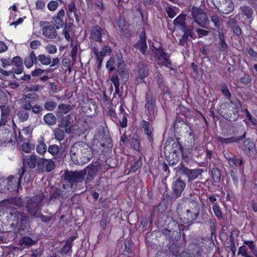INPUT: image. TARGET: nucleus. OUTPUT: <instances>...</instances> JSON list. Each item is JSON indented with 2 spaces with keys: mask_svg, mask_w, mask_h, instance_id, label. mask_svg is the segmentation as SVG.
<instances>
[{
  "mask_svg": "<svg viewBox=\"0 0 257 257\" xmlns=\"http://www.w3.org/2000/svg\"><path fill=\"white\" fill-rule=\"evenodd\" d=\"M185 204L188 205L189 208L183 213V221L186 223H193L198 218L203 207L197 199L183 197L177 204V211L179 213H181Z\"/></svg>",
  "mask_w": 257,
  "mask_h": 257,
  "instance_id": "obj_1",
  "label": "nucleus"
},
{
  "mask_svg": "<svg viewBox=\"0 0 257 257\" xmlns=\"http://www.w3.org/2000/svg\"><path fill=\"white\" fill-rule=\"evenodd\" d=\"M70 156L73 162L76 165H84L92 159V151L89 146L82 141L75 143L70 149Z\"/></svg>",
  "mask_w": 257,
  "mask_h": 257,
  "instance_id": "obj_2",
  "label": "nucleus"
},
{
  "mask_svg": "<svg viewBox=\"0 0 257 257\" xmlns=\"http://www.w3.org/2000/svg\"><path fill=\"white\" fill-rule=\"evenodd\" d=\"M63 176L65 183L63 185V188L65 189L71 188L73 191L76 188L77 184L82 182L85 179V173L81 170L66 171Z\"/></svg>",
  "mask_w": 257,
  "mask_h": 257,
  "instance_id": "obj_3",
  "label": "nucleus"
},
{
  "mask_svg": "<svg viewBox=\"0 0 257 257\" xmlns=\"http://www.w3.org/2000/svg\"><path fill=\"white\" fill-rule=\"evenodd\" d=\"M45 196L42 193L29 198L26 203L27 212L31 216L38 217L39 212L44 204Z\"/></svg>",
  "mask_w": 257,
  "mask_h": 257,
  "instance_id": "obj_4",
  "label": "nucleus"
},
{
  "mask_svg": "<svg viewBox=\"0 0 257 257\" xmlns=\"http://www.w3.org/2000/svg\"><path fill=\"white\" fill-rule=\"evenodd\" d=\"M145 99V108L147 119L152 121L156 118L158 109L156 97L150 89L146 92Z\"/></svg>",
  "mask_w": 257,
  "mask_h": 257,
  "instance_id": "obj_5",
  "label": "nucleus"
},
{
  "mask_svg": "<svg viewBox=\"0 0 257 257\" xmlns=\"http://www.w3.org/2000/svg\"><path fill=\"white\" fill-rule=\"evenodd\" d=\"M116 59L114 57H110L106 64V67L108 69V72H111L116 70L114 65L116 63L117 72L122 77L124 81L127 80L128 75L125 72V64L121 54H118L116 56Z\"/></svg>",
  "mask_w": 257,
  "mask_h": 257,
  "instance_id": "obj_6",
  "label": "nucleus"
},
{
  "mask_svg": "<svg viewBox=\"0 0 257 257\" xmlns=\"http://www.w3.org/2000/svg\"><path fill=\"white\" fill-rule=\"evenodd\" d=\"M177 169L180 175L187 178L188 183H191L198 178L203 172V169L201 168L194 169L189 168L183 162L178 166Z\"/></svg>",
  "mask_w": 257,
  "mask_h": 257,
  "instance_id": "obj_7",
  "label": "nucleus"
},
{
  "mask_svg": "<svg viewBox=\"0 0 257 257\" xmlns=\"http://www.w3.org/2000/svg\"><path fill=\"white\" fill-rule=\"evenodd\" d=\"M191 14L195 23L202 28H206L208 17L206 13L202 9L193 7Z\"/></svg>",
  "mask_w": 257,
  "mask_h": 257,
  "instance_id": "obj_8",
  "label": "nucleus"
},
{
  "mask_svg": "<svg viewBox=\"0 0 257 257\" xmlns=\"http://www.w3.org/2000/svg\"><path fill=\"white\" fill-rule=\"evenodd\" d=\"M186 185L185 182L180 177L174 181L170 199L175 200L180 197L186 187Z\"/></svg>",
  "mask_w": 257,
  "mask_h": 257,
  "instance_id": "obj_9",
  "label": "nucleus"
},
{
  "mask_svg": "<svg viewBox=\"0 0 257 257\" xmlns=\"http://www.w3.org/2000/svg\"><path fill=\"white\" fill-rule=\"evenodd\" d=\"M2 206H4L6 209H16L15 206L19 208L24 207L25 202L21 197H12L3 200L2 202Z\"/></svg>",
  "mask_w": 257,
  "mask_h": 257,
  "instance_id": "obj_10",
  "label": "nucleus"
},
{
  "mask_svg": "<svg viewBox=\"0 0 257 257\" xmlns=\"http://www.w3.org/2000/svg\"><path fill=\"white\" fill-rule=\"evenodd\" d=\"M7 213L11 216L12 220L16 221V224L12 223L11 224V228H16L17 224L22 219L27 217L28 215L23 211H19L17 209H6Z\"/></svg>",
  "mask_w": 257,
  "mask_h": 257,
  "instance_id": "obj_11",
  "label": "nucleus"
},
{
  "mask_svg": "<svg viewBox=\"0 0 257 257\" xmlns=\"http://www.w3.org/2000/svg\"><path fill=\"white\" fill-rule=\"evenodd\" d=\"M138 75L136 78L137 83L144 82V79L149 75L148 66L143 62H139L137 65Z\"/></svg>",
  "mask_w": 257,
  "mask_h": 257,
  "instance_id": "obj_12",
  "label": "nucleus"
},
{
  "mask_svg": "<svg viewBox=\"0 0 257 257\" xmlns=\"http://www.w3.org/2000/svg\"><path fill=\"white\" fill-rule=\"evenodd\" d=\"M134 47L139 50L144 55H146L148 46L146 42V33L144 31L141 33L140 39L134 45Z\"/></svg>",
  "mask_w": 257,
  "mask_h": 257,
  "instance_id": "obj_13",
  "label": "nucleus"
},
{
  "mask_svg": "<svg viewBox=\"0 0 257 257\" xmlns=\"http://www.w3.org/2000/svg\"><path fill=\"white\" fill-rule=\"evenodd\" d=\"M81 171L85 173V176L87 175L85 184H87L91 182L96 175L97 168L95 165H91L88 166L85 169Z\"/></svg>",
  "mask_w": 257,
  "mask_h": 257,
  "instance_id": "obj_14",
  "label": "nucleus"
},
{
  "mask_svg": "<svg viewBox=\"0 0 257 257\" xmlns=\"http://www.w3.org/2000/svg\"><path fill=\"white\" fill-rule=\"evenodd\" d=\"M29 221V217L28 216L27 217L24 218L19 222V227L18 228V231H15V232H13L14 238H15L18 236V233L22 235L25 231L28 230L30 227V224Z\"/></svg>",
  "mask_w": 257,
  "mask_h": 257,
  "instance_id": "obj_15",
  "label": "nucleus"
},
{
  "mask_svg": "<svg viewBox=\"0 0 257 257\" xmlns=\"http://www.w3.org/2000/svg\"><path fill=\"white\" fill-rule=\"evenodd\" d=\"M102 29L100 27L94 26L91 30L90 39L94 42L100 43L102 41Z\"/></svg>",
  "mask_w": 257,
  "mask_h": 257,
  "instance_id": "obj_16",
  "label": "nucleus"
},
{
  "mask_svg": "<svg viewBox=\"0 0 257 257\" xmlns=\"http://www.w3.org/2000/svg\"><path fill=\"white\" fill-rule=\"evenodd\" d=\"M64 16L65 11L64 10L61 9L59 11L57 15L53 18V24L55 26L56 29H58L60 28H62L64 26L66 28L67 23L64 20Z\"/></svg>",
  "mask_w": 257,
  "mask_h": 257,
  "instance_id": "obj_17",
  "label": "nucleus"
},
{
  "mask_svg": "<svg viewBox=\"0 0 257 257\" xmlns=\"http://www.w3.org/2000/svg\"><path fill=\"white\" fill-rule=\"evenodd\" d=\"M76 236H72L68 238L64 245L61 248L59 253L64 255L68 253L70 254L72 251V247L73 246V241L76 239Z\"/></svg>",
  "mask_w": 257,
  "mask_h": 257,
  "instance_id": "obj_18",
  "label": "nucleus"
},
{
  "mask_svg": "<svg viewBox=\"0 0 257 257\" xmlns=\"http://www.w3.org/2000/svg\"><path fill=\"white\" fill-rule=\"evenodd\" d=\"M242 150L246 155L249 157H251L254 154V152L255 150L254 143L252 141L246 139L243 142Z\"/></svg>",
  "mask_w": 257,
  "mask_h": 257,
  "instance_id": "obj_19",
  "label": "nucleus"
},
{
  "mask_svg": "<svg viewBox=\"0 0 257 257\" xmlns=\"http://www.w3.org/2000/svg\"><path fill=\"white\" fill-rule=\"evenodd\" d=\"M246 137V132L240 137H231L228 138H224L221 136H217L216 138L217 141L222 143V145H227L235 142H238L239 141L244 139Z\"/></svg>",
  "mask_w": 257,
  "mask_h": 257,
  "instance_id": "obj_20",
  "label": "nucleus"
},
{
  "mask_svg": "<svg viewBox=\"0 0 257 257\" xmlns=\"http://www.w3.org/2000/svg\"><path fill=\"white\" fill-rule=\"evenodd\" d=\"M12 65L16 67L13 70L15 73L20 74L23 72L24 70L23 60L21 57L19 56L14 57L12 59Z\"/></svg>",
  "mask_w": 257,
  "mask_h": 257,
  "instance_id": "obj_21",
  "label": "nucleus"
},
{
  "mask_svg": "<svg viewBox=\"0 0 257 257\" xmlns=\"http://www.w3.org/2000/svg\"><path fill=\"white\" fill-rule=\"evenodd\" d=\"M117 26L119 28L120 34L126 38H129L130 34L125 29V20L122 17H119L116 22Z\"/></svg>",
  "mask_w": 257,
  "mask_h": 257,
  "instance_id": "obj_22",
  "label": "nucleus"
},
{
  "mask_svg": "<svg viewBox=\"0 0 257 257\" xmlns=\"http://www.w3.org/2000/svg\"><path fill=\"white\" fill-rule=\"evenodd\" d=\"M234 9V5L231 0H225L217 9L221 13L228 14L231 12Z\"/></svg>",
  "mask_w": 257,
  "mask_h": 257,
  "instance_id": "obj_23",
  "label": "nucleus"
},
{
  "mask_svg": "<svg viewBox=\"0 0 257 257\" xmlns=\"http://www.w3.org/2000/svg\"><path fill=\"white\" fill-rule=\"evenodd\" d=\"M37 157L35 155L27 156L23 159V164L24 167L28 166L31 169H34L36 167Z\"/></svg>",
  "mask_w": 257,
  "mask_h": 257,
  "instance_id": "obj_24",
  "label": "nucleus"
},
{
  "mask_svg": "<svg viewBox=\"0 0 257 257\" xmlns=\"http://www.w3.org/2000/svg\"><path fill=\"white\" fill-rule=\"evenodd\" d=\"M231 111H233V110L224 108H223V109L221 108V109L218 110V112L223 117L229 121H233L237 118L238 115L234 114V115L232 116L231 114Z\"/></svg>",
  "mask_w": 257,
  "mask_h": 257,
  "instance_id": "obj_25",
  "label": "nucleus"
},
{
  "mask_svg": "<svg viewBox=\"0 0 257 257\" xmlns=\"http://www.w3.org/2000/svg\"><path fill=\"white\" fill-rule=\"evenodd\" d=\"M42 32L46 37L50 39H54L57 36L55 27L51 25L44 27L42 29Z\"/></svg>",
  "mask_w": 257,
  "mask_h": 257,
  "instance_id": "obj_26",
  "label": "nucleus"
},
{
  "mask_svg": "<svg viewBox=\"0 0 257 257\" xmlns=\"http://www.w3.org/2000/svg\"><path fill=\"white\" fill-rule=\"evenodd\" d=\"M186 15L184 14L179 15L173 21V24L175 27H177L179 30L183 29L186 25Z\"/></svg>",
  "mask_w": 257,
  "mask_h": 257,
  "instance_id": "obj_27",
  "label": "nucleus"
},
{
  "mask_svg": "<svg viewBox=\"0 0 257 257\" xmlns=\"http://www.w3.org/2000/svg\"><path fill=\"white\" fill-rule=\"evenodd\" d=\"M37 242V240L28 236H25L21 238L19 241V244L23 247H29L35 244Z\"/></svg>",
  "mask_w": 257,
  "mask_h": 257,
  "instance_id": "obj_28",
  "label": "nucleus"
},
{
  "mask_svg": "<svg viewBox=\"0 0 257 257\" xmlns=\"http://www.w3.org/2000/svg\"><path fill=\"white\" fill-rule=\"evenodd\" d=\"M32 99L33 95L32 94H28L25 95V98L24 99L23 104H22L21 109L23 110H26L28 111H30L33 104H32Z\"/></svg>",
  "mask_w": 257,
  "mask_h": 257,
  "instance_id": "obj_29",
  "label": "nucleus"
},
{
  "mask_svg": "<svg viewBox=\"0 0 257 257\" xmlns=\"http://www.w3.org/2000/svg\"><path fill=\"white\" fill-rule=\"evenodd\" d=\"M48 152L55 158L61 157L63 153V150L57 145H50L48 148Z\"/></svg>",
  "mask_w": 257,
  "mask_h": 257,
  "instance_id": "obj_30",
  "label": "nucleus"
},
{
  "mask_svg": "<svg viewBox=\"0 0 257 257\" xmlns=\"http://www.w3.org/2000/svg\"><path fill=\"white\" fill-rule=\"evenodd\" d=\"M219 42L217 48L221 51H225L227 49L228 46L225 40V36L222 31H218Z\"/></svg>",
  "mask_w": 257,
  "mask_h": 257,
  "instance_id": "obj_31",
  "label": "nucleus"
},
{
  "mask_svg": "<svg viewBox=\"0 0 257 257\" xmlns=\"http://www.w3.org/2000/svg\"><path fill=\"white\" fill-rule=\"evenodd\" d=\"M190 123L184 119L176 116L175 121L173 123V126L175 130H177L180 128L188 126L189 129L191 130V127L189 126Z\"/></svg>",
  "mask_w": 257,
  "mask_h": 257,
  "instance_id": "obj_32",
  "label": "nucleus"
},
{
  "mask_svg": "<svg viewBox=\"0 0 257 257\" xmlns=\"http://www.w3.org/2000/svg\"><path fill=\"white\" fill-rule=\"evenodd\" d=\"M24 63L28 68L31 67L34 64L37 63V57L34 51H32L30 55L25 58Z\"/></svg>",
  "mask_w": 257,
  "mask_h": 257,
  "instance_id": "obj_33",
  "label": "nucleus"
},
{
  "mask_svg": "<svg viewBox=\"0 0 257 257\" xmlns=\"http://www.w3.org/2000/svg\"><path fill=\"white\" fill-rule=\"evenodd\" d=\"M62 124L64 125L65 131L66 133L69 134L71 132L73 120L70 114L64 116L62 119Z\"/></svg>",
  "mask_w": 257,
  "mask_h": 257,
  "instance_id": "obj_34",
  "label": "nucleus"
},
{
  "mask_svg": "<svg viewBox=\"0 0 257 257\" xmlns=\"http://www.w3.org/2000/svg\"><path fill=\"white\" fill-rule=\"evenodd\" d=\"M57 215L56 213L50 216H47L43 214H40V215H38V217L40 218L42 222H43L47 225H51L52 224L54 223V222L57 219Z\"/></svg>",
  "mask_w": 257,
  "mask_h": 257,
  "instance_id": "obj_35",
  "label": "nucleus"
},
{
  "mask_svg": "<svg viewBox=\"0 0 257 257\" xmlns=\"http://www.w3.org/2000/svg\"><path fill=\"white\" fill-rule=\"evenodd\" d=\"M161 92L159 95V98H161L165 102L170 101L172 100L171 92L166 86H163L161 89Z\"/></svg>",
  "mask_w": 257,
  "mask_h": 257,
  "instance_id": "obj_36",
  "label": "nucleus"
},
{
  "mask_svg": "<svg viewBox=\"0 0 257 257\" xmlns=\"http://www.w3.org/2000/svg\"><path fill=\"white\" fill-rule=\"evenodd\" d=\"M243 15L246 17V18L249 20V23L252 20V16L253 11L252 9L249 6H244L240 8Z\"/></svg>",
  "mask_w": 257,
  "mask_h": 257,
  "instance_id": "obj_37",
  "label": "nucleus"
},
{
  "mask_svg": "<svg viewBox=\"0 0 257 257\" xmlns=\"http://www.w3.org/2000/svg\"><path fill=\"white\" fill-rule=\"evenodd\" d=\"M183 33V36H185L188 39L190 37L191 38L195 39L196 38V35L193 31V27L192 26H186L184 28L181 29Z\"/></svg>",
  "mask_w": 257,
  "mask_h": 257,
  "instance_id": "obj_38",
  "label": "nucleus"
},
{
  "mask_svg": "<svg viewBox=\"0 0 257 257\" xmlns=\"http://www.w3.org/2000/svg\"><path fill=\"white\" fill-rule=\"evenodd\" d=\"M44 122L48 125H53L57 121L56 116L52 113H48L44 116Z\"/></svg>",
  "mask_w": 257,
  "mask_h": 257,
  "instance_id": "obj_39",
  "label": "nucleus"
},
{
  "mask_svg": "<svg viewBox=\"0 0 257 257\" xmlns=\"http://www.w3.org/2000/svg\"><path fill=\"white\" fill-rule=\"evenodd\" d=\"M66 192L60 189H56L51 197V199H59L60 198H66Z\"/></svg>",
  "mask_w": 257,
  "mask_h": 257,
  "instance_id": "obj_40",
  "label": "nucleus"
},
{
  "mask_svg": "<svg viewBox=\"0 0 257 257\" xmlns=\"http://www.w3.org/2000/svg\"><path fill=\"white\" fill-rule=\"evenodd\" d=\"M110 80L113 83L115 87L114 94H118L119 96L121 95L119 90V80L117 74L114 75L112 76Z\"/></svg>",
  "mask_w": 257,
  "mask_h": 257,
  "instance_id": "obj_41",
  "label": "nucleus"
},
{
  "mask_svg": "<svg viewBox=\"0 0 257 257\" xmlns=\"http://www.w3.org/2000/svg\"><path fill=\"white\" fill-rule=\"evenodd\" d=\"M37 61H39L42 65H48L51 63V59L50 56H46L44 54H40L37 57Z\"/></svg>",
  "mask_w": 257,
  "mask_h": 257,
  "instance_id": "obj_42",
  "label": "nucleus"
},
{
  "mask_svg": "<svg viewBox=\"0 0 257 257\" xmlns=\"http://www.w3.org/2000/svg\"><path fill=\"white\" fill-rule=\"evenodd\" d=\"M47 147L43 141L38 142V144L36 147L37 152L40 155H44L47 151Z\"/></svg>",
  "mask_w": 257,
  "mask_h": 257,
  "instance_id": "obj_43",
  "label": "nucleus"
},
{
  "mask_svg": "<svg viewBox=\"0 0 257 257\" xmlns=\"http://www.w3.org/2000/svg\"><path fill=\"white\" fill-rule=\"evenodd\" d=\"M111 139L110 137L108 135H103L101 140L97 142V145L98 146H101L104 148L106 146V144H111Z\"/></svg>",
  "mask_w": 257,
  "mask_h": 257,
  "instance_id": "obj_44",
  "label": "nucleus"
},
{
  "mask_svg": "<svg viewBox=\"0 0 257 257\" xmlns=\"http://www.w3.org/2000/svg\"><path fill=\"white\" fill-rule=\"evenodd\" d=\"M18 116L20 121L24 122L27 120L29 117V112L26 110L21 109L18 112Z\"/></svg>",
  "mask_w": 257,
  "mask_h": 257,
  "instance_id": "obj_45",
  "label": "nucleus"
},
{
  "mask_svg": "<svg viewBox=\"0 0 257 257\" xmlns=\"http://www.w3.org/2000/svg\"><path fill=\"white\" fill-rule=\"evenodd\" d=\"M182 153V157L183 162L184 163H188L192 160V156L191 154V151L188 150L187 151H185L183 149L181 151Z\"/></svg>",
  "mask_w": 257,
  "mask_h": 257,
  "instance_id": "obj_46",
  "label": "nucleus"
},
{
  "mask_svg": "<svg viewBox=\"0 0 257 257\" xmlns=\"http://www.w3.org/2000/svg\"><path fill=\"white\" fill-rule=\"evenodd\" d=\"M212 177L215 183H218L220 180L221 174L220 170L217 168H213L211 171Z\"/></svg>",
  "mask_w": 257,
  "mask_h": 257,
  "instance_id": "obj_47",
  "label": "nucleus"
},
{
  "mask_svg": "<svg viewBox=\"0 0 257 257\" xmlns=\"http://www.w3.org/2000/svg\"><path fill=\"white\" fill-rule=\"evenodd\" d=\"M55 163L52 160H46L45 170L47 172H51L55 168Z\"/></svg>",
  "mask_w": 257,
  "mask_h": 257,
  "instance_id": "obj_48",
  "label": "nucleus"
},
{
  "mask_svg": "<svg viewBox=\"0 0 257 257\" xmlns=\"http://www.w3.org/2000/svg\"><path fill=\"white\" fill-rule=\"evenodd\" d=\"M54 135L55 138L60 141L64 139L65 134L62 130L60 128H56L54 130Z\"/></svg>",
  "mask_w": 257,
  "mask_h": 257,
  "instance_id": "obj_49",
  "label": "nucleus"
},
{
  "mask_svg": "<svg viewBox=\"0 0 257 257\" xmlns=\"http://www.w3.org/2000/svg\"><path fill=\"white\" fill-rule=\"evenodd\" d=\"M229 162H231L235 166H242L244 165V161L242 159L240 158L239 160L235 156L229 157L227 158Z\"/></svg>",
  "mask_w": 257,
  "mask_h": 257,
  "instance_id": "obj_50",
  "label": "nucleus"
},
{
  "mask_svg": "<svg viewBox=\"0 0 257 257\" xmlns=\"http://www.w3.org/2000/svg\"><path fill=\"white\" fill-rule=\"evenodd\" d=\"M46 159L44 158H38L37 157V160L36 165L37 166V170L41 172H44L45 167V162Z\"/></svg>",
  "mask_w": 257,
  "mask_h": 257,
  "instance_id": "obj_51",
  "label": "nucleus"
},
{
  "mask_svg": "<svg viewBox=\"0 0 257 257\" xmlns=\"http://www.w3.org/2000/svg\"><path fill=\"white\" fill-rule=\"evenodd\" d=\"M9 182L5 179H3L0 180V192L6 193L9 190L8 185Z\"/></svg>",
  "mask_w": 257,
  "mask_h": 257,
  "instance_id": "obj_52",
  "label": "nucleus"
},
{
  "mask_svg": "<svg viewBox=\"0 0 257 257\" xmlns=\"http://www.w3.org/2000/svg\"><path fill=\"white\" fill-rule=\"evenodd\" d=\"M221 91L222 93L223 94V95L226 96L227 99L229 100L230 99L231 95L226 84L222 83L221 84Z\"/></svg>",
  "mask_w": 257,
  "mask_h": 257,
  "instance_id": "obj_53",
  "label": "nucleus"
},
{
  "mask_svg": "<svg viewBox=\"0 0 257 257\" xmlns=\"http://www.w3.org/2000/svg\"><path fill=\"white\" fill-rule=\"evenodd\" d=\"M58 108L61 112L64 113H67L71 111L72 106L70 104L62 103L58 106Z\"/></svg>",
  "mask_w": 257,
  "mask_h": 257,
  "instance_id": "obj_54",
  "label": "nucleus"
},
{
  "mask_svg": "<svg viewBox=\"0 0 257 257\" xmlns=\"http://www.w3.org/2000/svg\"><path fill=\"white\" fill-rule=\"evenodd\" d=\"M209 16L211 18V21L214 24L215 27L217 28H219L221 24V18L216 15H212L211 16L209 14Z\"/></svg>",
  "mask_w": 257,
  "mask_h": 257,
  "instance_id": "obj_55",
  "label": "nucleus"
},
{
  "mask_svg": "<svg viewBox=\"0 0 257 257\" xmlns=\"http://www.w3.org/2000/svg\"><path fill=\"white\" fill-rule=\"evenodd\" d=\"M8 102V99L5 93L0 89V107H5Z\"/></svg>",
  "mask_w": 257,
  "mask_h": 257,
  "instance_id": "obj_56",
  "label": "nucleus"
},
{
  "mask_svg": "<svg viewBox=\"0 0 257 257\" xmlns=\"http://www.w3.org/2000/svg\"><path fill=\"white\" fill-rule=\"evenodd\" d=\"M56 106L57 103L52 101L46 102L44 105V108L48 111H53Z\"/></svg>",
  "mask_w": 257,
  "mask_h": 257,
  "instance_id": "obj_57",
  "label": "nucleus"
},
{
  "mask_svg": "<svg viewBox=\"0 0 257 257\" xmlns=\"http://www.w3.org/2000/svg\"><path fill=\"white\" fill-rule=\"evenodd\" d=\"M177 9L175 7L172 6H169L166 8V12L169 17L170 18H173L177 15L175 9Z\"/></svg>",
  "mask_w": 257,
  "mask_h": 257,
  "instance_id": "obj_58",
  "label": "nucleus"
},
{
  "mask_svg": "<svg viewBox=\"0 0 257 257\" xmlns=\"http://www.w3.org/2000/svg\"><path fill=\"white\" fill-rule=\"evenodd\" d=\"M142 165V160L141 158H139V159L134 162V164L132 166L131 171L132 172H135L138 170Z\"/></svg>",
  "mask_w": 257,
  "mask_h": 257,
  "instance_id": "obj_59",
  "label": "nucleus"
},
{
  "mask_svg": "<svg viewBox=\"0 0 257 257\" xmlns=\"http://www.w3.org/2000/svg\"><path fill=\"white\" fill-rule=\"evenodd\" d=\"M172 146L171 153H173V155H177L176 154L179 150L181 151L183 149L178 142L173 143Z\"/></svg>",
  "mask_w": 257,
  "mask_h": 257,
  "instance_id": "obj_60",
  "label": "nucleus"
},
{
  "mask_svg": "<svg viewBox=\"0 0 257 257\" xmlns=\"http://www.w3.org/2000/svg\"><path fill=\"white\" fill-rule=\"evenodd\" d=\"M190 188L193 190H199L202 188L203 182L201 181H197L193 183L192 182L188 183Z\"/></svg>",
  "mask_w": 257,
  "mask_h": 257,
  "instance_id": "obj_61",
  "label": "nucleus"
},
{
  "mask_svg": "<svg viewBox=\"0 0 257 257\" xmlns=\"http://www.w3.org/2000/svg\"><path fill=\"white\" fill-rule=\"evenodd\" d=\"M213 210L214 214L217 217H222V213L220 207L217 204H215L213 206Z\"/></svg>",
  "mask_w": 257,
  "mask_h": 257,
  "instance_id": "obj_62",
  "label": "nucleus"
},
{
  "mask_svg": "<svg viewBox=\"0 0 257 257\" xmlns=\"http://www.w3.org/2000/svg\"><path fill=\"white\" fill-rule=\"evenodd\" d=\"M58 6V4L57 1H52L48 3L47 7L50 11H54L57 9Z\"/></svg>",
  "mask_w": 257,
  "mask_h": 257,
  "instance_id": "obj_63",
  "label": "nucleus"
},
{
  "mask_svg": "<svg viewBox=\"0 0 257 257\" xmlns=\"http://www.w3.org/2000/svg\"><path fill=\"white\" fill-rule=\"evenodd\" d=\"M1 61L2 63V66L4 68H6L12 65V59L11 60L10 58H2Z\"/></svg>",
  "mask_w": 257,
  "mask_h": 257,
  "instance_id": "obj_64",
  "label": "nucleus"
}]
</instances>
